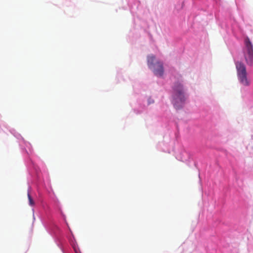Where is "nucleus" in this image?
<instances>
[{
    "label": "nucleus",
    "mask_w": 253,
    "mask_h": 253,
    "mask_svg": "<svg viewBox=\"0 0 253 253\" xmlns=\"http://www.w3.org/2000/svg\"><path fill=\"white\" fill-rule=\"evenodd\" d=\"M172 102L176 108H180L184 103L186 96L182 85L178 83H176L173 86Z\"/></svg>",
    "instance_id": "1"
},
{
    "label": "nucleus",
    "mask_w": 253,
    "mask_h": 253,
    "mask_svg": "<svg viewBox=\"0 0 253 253\" xmlns=\"http://www.w3.org/2000/svg\"><path fill=\"white\" fill-rule=\"evenodd\" d=\"M154 102V100L151 98H149L148 100V104H150L153 103Z\"/></svg>",
    "instance_id": "7"
},
{
    "label": "nucleus",
    "mask_w": 253,
    "mask_h": 253,
    "mask_svg": "<svg viewBox=\"0 0 253 253\" xmlns=\"http://www.w3.org/2000/svg\"><path fill=\"white\" fill-rule=\"evenodd\" d=\"M236 68L238 77L240 79H246L247 72L245 65L241 62H237L236 63Z\"/></svg>",
    "instance_id": "4"
},
{
    "label": "nucleus",
    "mask_w": 253,
    "mask_h": 253,
    "mask_svg": "<svg viewBox=\"0 0 253 253\" xmlns=\"http://www.w3.org/2000/svg\"><path fill=\"white\" fill-rule=\"evenodd\" d=\"M244 56L248 65H253V45L248 37L245 39Z\"/></svg>",
    "instance_id": "3"
},
{
    "label": "nucleus",
    "mask_w": 253,
    "mask_h": 253,
    "mask_svg": "<svg viewBox=\"0 0 253 253\" xmlns=\"http://www.w3.org/2000/svg\"><path fill=\"white\" fill-rule=\"evenodd\" d=\"M240 83L242 86H248L250 84V80H240Z\"/></svg>",
    "instance_id": "5"
},
{
    "label": "nucleus",
    "mask_w": 253,
    "mask_h": 253,
    "mask_svg": "<svg viewBox=\"0 0 253 253\" xmlns=\"http://www.w3.org/2000/svg\"><path fill=\"white\" fill-rule=\"evenodd\" d=\"M28 197L29 205L31 206H33L35 205V203L29 192L28 193Z\"/></svg>",
    "instance_id": "6"
},
{
    "label": "nucleus",
    "mask_w": 253,
    "mask_h": 253,
    "mask_svg": "<svg viewBox=\"0 0 253 253\" xmlns=\"http://www.w3.org/2000/svg\"><path fill=\"white\" fill-rule=\"evenodd\" d=\"M147 64L149 68L152 70L153 73L157 77H161L164 73L163 64L156 61L155 56L151 55L147 57Z\"/></svg>",
    "instance_id": "2"
}]
</instances>
